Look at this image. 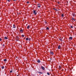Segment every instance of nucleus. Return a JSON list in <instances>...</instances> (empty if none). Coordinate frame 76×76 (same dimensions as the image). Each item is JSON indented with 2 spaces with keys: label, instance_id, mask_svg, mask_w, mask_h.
<instances>
[{
  "label": "nucleus",
  "instance_id": "1",
  "mask_svg": "<svg viewBox=\"0 0 76 76\" xmlns=\"http://www.w3.org/2000/svg\"><path fill=\"white\" fill-rule=\"evenodd\" d=\"M33 13L34 15H36L37 14V12H36V11L35 10H34L33 11Z\"/></svg>",
  "mask_w": 76,
  "mask_h": 76
},
{
  "label": "nucleus",
  "instance_id": "2",
  "mask_svg": "<svg viewBox=\"0 0 76 76\" xmlns=\"http://www.w3.org/2000/svg\"><path fill=\"white\" fill-rule=\"evenodd\" d=\"M41 67L42 69V70H45V68H44V67L43 66H41Z\"/></svg>",
  "mask_w": 76,
  "mask_h": 76
},
{
  "label": "nucleus",
  "instance_id": "3",
  "mask_svg": "<svg viewBox=\"0 0 76 76\" xmlns=\"http://www.w3.org/2000/svg\"><path fill=\"white\" fill-rule=\"evenodd\" d=\"M69 39H70V40H72V39H73V37H70L69 38Z\"/></svg>",
  "mask_w": 76,
  "mask_h": 76
},
{
  "label": "nucleus",
  "instance_id": "4",
  "mask_svg": "<svg viewBox=\"0 0 76 76\" xmlns=\"http://www.w3.org/2000/svg\"><path fill=\"white\" fill-rule=\"evenodd\" d=\"M37 63H40L41 62V61L40 60H39V59H38L37 61Z\"/></svg>",
  "mask_w": 76,
  "mask_h": 76
},
{
  "label": "nucleus",
  "instance_id": "5",
  "mask_svg": "<svg viewBox=\"0 0 76 76\" xmlns=\"http://www.w3.org/2000/svg\"><path fill=\"white\" fill-rule=\"evenodd\" d=\"M37 7H41V5H40L39 4H37Z\"/></svg>",
  "mask_w": 76,
  "mask_h": 76
},
{
  "label": "nucleus",
  "instance_id": "6",
  "mask_svg": "<svg viewBox=\"0 0 76 76\" xmlns=\"http://www.w3.org/2000/svg\"><path fill=\"white\" fill-rule=\"evenodd\" d=\"M50 54H52V55H53L54 54V53H53V52H50Z\"/></svg>",
  "mask_w": 76,
  "mask_h": 76
},
{
  "label": "nucleus",
  "instance_id": "7",
  "mask_svg": "<svg viewBox=\"0 0 76 76\" xmlns=\"http://www.w3.org/2000/svg\"><path fill=\"white\" fill-rule=\"evenodd\" d=\"M61 47V46H60V45H59V46L58 47V49H60V48Z\"/></svg>",
  "mask_w": 76,
  "mask_h": 76
},
{
  "label": "nucleus",
  "instance_id": "8",
  "mask_svg": "<svg viewBox=\"0 0 76 76\" xmlns=\"http://www.w3.org/2000/svg\"><path fill=\"white\" fill-rule=\"evenodd\" d=\"M30 28V26H28L27 27V29H29V28Z\"/></svg>",
  "mask_w": 76,
  "mask_h": 76
},
{
  "label": "nucleus",
  "instance_id": "9",
  "mask_svg": "<svg viewBox=\"0 0 76 76\" xmlns=\"http://www.w3.org/2000/svg\"><path fill=\"white\" fill-rule=\"evenodd\" d=\"M1 69H4V66H2Z\"/></svg>",
  "mask_w": 76,
  "mask_h": 76
},
{
  "label": "nucleus",
  "instance_id": "10",
  "mask_svg": "<svg viewBox=\"0 0 76 76\" xmlns=\"http://www.w3.org/2000/svg\"><path fill=\"white\" fill-rule=\"evenodd\" d=\"M13 28H16V27L15 26V25L13 24Z\"/></svg>",
  "mask_w": 76,
  "mask_h": 76
},
{
  "label": "nucleus",
  "instance_id": "11",
  "mask_svg": "<svg viewBox=\"0 0 76 76\" xmlns=\"http://www.w3.org/2000/svg\"><path fill=\"white\" fill-rule=\"evenodd\" d=\"M61 17H64V14H62L61 15Z\"/></svg>",
  "mask_w": 76,
  "mask_h": 76
},
{
  "label": "nucleus",
  "instance_id": "12",
  "mask_svg": "<svg viewBox=\"0 0 76 76\" xmlns=\"http://www.w3.org/2000/svg\"><path fill=\"white\" fill-rule=\"evenodd\" d=\"M4 39H8V38H7V37H5L4 38Z\"/></svg>",
  "mask_w": 76,
  "mask_h": 76
},
{
  "label": "nucleus",
  "instance_id": "13",
  "mask_svg": "<svg viewBox=\"0 0 76 76\" xmlns=\"http://www.w3.org/2000/svg\"><path fill=\"white\" fill-rule=\"evenodd\" d=\"M20 32H21L22 33H23V30L21 29V30H20Z\"/></svg>",
  "mask_w": 76,
  "mask_h": 76
},
{
  "label": "nucleus",
  "instance_id": "14",
  "mask_svg": "<svg viewBox=\"0 0 76 76\" xmlns=\"http://www.w3.org/2000/svg\"><path fill=\"white\" fill-rule=\"evenodd\" d=\"M26 41H28V38H26Z\"/></svg>",
  "mask_w": 76,
  "mask_h": 76
},
{
  "label": "nucleus",
  "instance_id": "15",
  "mask_svg": "<svg viewBox=\"0 0 76 76\" xmlns=\"http://www.w3.org/2000/svg\"><path fill=\"white\" fill-rule=\"evenodd\" d=\"M46 29L47 30H49V28L47 27L46 28Z\"/></svg>",
  "mask_w": 76,
  "mask_h": 76
},
{
  "label": "nucleus",
  "instance_id": "16",
  "mask_svg": "<svg viewBox=\"0 0 76 76\" xmlns=\"http://www.w3.org/2000/svg\"><path fill=\"white\" fill-rule=\"evenodd\" d=\"M47 74L48 75H50V74L49 72H47Z\"/></svg>",
  "mask_w": 76,
  "mask_h": 76
},
{
  "label": "nucleus",
  "instance_id": "17",
  "mask_svg": "<svg viewBox=\"0 0 76 76\" xmlns=\"http://www.w3.org/2000/svg\"><path fill=\"white\" fill-rule=\"evenodd\" d=\"M4 61H7V59H5L4 60Z\"/></svg>",
  "mask_w": 76,
  "mask_h": 76
},
{
  "label": "nucleus",
  "instance_id": "18",
  "mask_svg": "<svg viewBox=\"0 0 76 76\" xmlns=\"http://www.w3.org/2000/svg\"><path fill=\"white\" fill-rule=\"evenodd\" d=\"M72 15L73 16H75V14L73 13L72 14Z\"/></svg>",
  "mask_w": 76,
  "mask_h": 76
},
{
  "label": "nucleus",
  "instance_id": "19",
  "mask_svg": "<svg viewBox=\"0 0 76 76\" xmlns=\"http://www.w3.org/2000/svg\"><path fill=\"white\" fill-rule=\"evenodd\" d=\"M38 72L39 73H40L41 74H43V73L42 72Z\"/></svg>",
  "mask_w": 76,
  "mask_h": 76
},
{
  "label": "nucleus",
  "instance_id": "20",
  "mask_svg": "<svg viewBox=\"0 0 76 76\" xmlns=\"http://www.w3.org/2000/svg\"><path fill=\"white\" fill-rule=\"evenodd\" d=\"M54 10H56V11H58V10H57L56 9V8H53Z\"/></svg>",
  "mask_w": 76,
  "mask_h": 76
},
{
  "label": "nucleus",
  "instance_id": "21",
  "mask_svg": "<svg viewBox=\"0 0 76 76\" xmlns=\"http://www.w3.org/2000/svg\"><path fill=\"white\" fill-rule=\"evenodd\" d=\"M2 40V39H1V38H0V41H1Z\"/></svg>",
  "mask_w": 76,
  "mask_h": 76
},
{
  "label": "nucleus",
  "instance_id": "22",
  "mask_svg": "<svg viewBox=\"0 0 76 76\" xmlns=\"http://www.w3.org/2000/svg\"><path fill=\"white\" fill-rule=\"evenodd\" d=\"M22 37H25V36H24V35H23V34H22Z\"/></svg>",
  "mask_w": 76,
  "mask_h": 76
},
{
  "label": "nucleus",
  "instance_id": "23",
  "mask_svg": "<svg viewBox=\"0 0 76 76\" xmlns=\"http://www.w3.org/2000/svg\"><path fill=\"white\" fill-rule=\"evenodd\" d=\"M70 27L71 28H73V26H71Z\"/></svg>",
  "mask_w": 76,
  "mask_h": 76
},
{
  "label": "nucleus",
  "instance_id": "24",
  "mask_svg": "<svg viewBox=\"0 0 76 76\" xmlns=\"http://www.w3.org/2000/svg\"><path fill=\"white\" fill-rule=\"evenodd\" d=\"M61 66H59V69H61Z\"/></svg>",
  "mask_w": 76,
  "mask_h": 76
},
{
  "label": "nucleus",
  "instance_id": "25",
  "mask_svg": "<svg viewBox=\"0 0 76 76\" xmlns=\"http://www.w3.org/2000/svg\"><path fill=\"white\" fill-rule=\"evenodd\" d=\"M13 71L12 70L10 71V73H12Z\"/></svg>",
  "mask_w": 76,
  "mask_h": 76
},
{
  "label": "nucleus",
  "instance_id": "26",
  "mask_svg": "<svg viewBox=\"0 0 76 76\" xmlns=\"http://www.w3.org/2000/svg\"><path fill=\"white\" fill-rule=\"evenodd\" d=\"M72 20H74V18H72Z\"/></svg>",
  "mask_w": 76,
  "mask_h": 76
},
{
  "label": "nucleus",
  "instance_id": "27",
  "mask_svg": "<svg viewBox=\"0 0 76 76\" xmlns=\"http://www.w3.org/2000/svg\"><path fill=\"white\" fill-rule=\"evenodd\" d=\"M2 46H3V47H4V44H3V45H2Z\"/></svg>",
  "mask_w": 76,
  "mask_h": 76
},
{
  "label": "nucleus",
  "instance_id": "28",
  "mask_svg": "<svg viewBox=\"0 0 76 76\" xmlns=\"http://www.w3.org/2000/svg\"><path fill=\"white\" fill-rule=\"evenodd\" d=\"M7 1H9V2H10V0H7Z\"/></svg>",
  "mask_w": 76,
  "mask_h": 76
},
{
  "label": "nucleus",
  "instance_id": "29",
  "mask_svg": "<svg viewBox=\"0 0 76 76\" xmlns=\"http://www.w3.org/2000/svg\"><path fill=\"white\" fill-rule=\"evenodd\" d=\"M17 38L18 39H19V38L18 37H17Z\"/></svg>",
  "mask_w": 76,
  "mask_h": 76
},
{
  "label": "nucleus",
  "instance_id": "30",
  "mask_svg": "<svg viewBox=\"0 0 76 76\" xmlns=\"http://www.w3.org/2000/svg\"><path fill=\"white\" fill-rule=\"evenodd\" d=\"M59 40H60V41H62V39H59Z\"/></svg>",
  "mask_w": 76,
  "mask_h": 76
},
{
  "label": "nucleus",
  "instance_id": "31",
  "mask_svg": "<svg viewBox=\"0 0 76 76\" xmlns=\"http://www.w3.org/2000/svg\"><path fill=\"white\" fill-rule=\"evenodd\" d=\"M27 3L28 4V3H29V1H27Z\"/></svg>",
  "mask_w": 76,
  "mask_h": 76
},
{
  "label": "nucleus",
  "instance_id": "32",
  "mask_svg": "<svg viewBox=\"0 0 76 76\" xmlns=\"http://www.w3.org/2000/svg\"><path fill=\"white\" fill-rule=\"evenodd\" d=\"M45 23H46V24H47V22H46V21H45Z\"/></svg>",
  "mask_w": 76,
  "mask_h": 76
},
{
  "label": "nucleus",
  "instance_id": "33",
  "mask_svg": "<svg viewBox=\"0 0 76 76\" xmlns=\"http://www.w3.org/2000/svg\"><path fill=\"white\" fill-rule=\"evenodd\" d=\"M16 0H13V1H16Z\"/></svg>",
  "mask_w": 76,
  "mask_h": 76
},
{
  "label": "nucleus",
  "instance_id": "34",
  "mask_svg": "<svg viewBox=\"0 0 76 76\" xmlns=\"http://www.w3.org/2000/svg\"><path fill=\"white\" fill-rule=\"evenodd\" d=\"M30 38L28 39L29 41H30Z\"/></svg>",
  "mask_w": 76,
  "mask_h": 76
},
{
  "label": "nucleus",
  "instance_id": "35",
  "mask_svg": "<svg viewBox=\"0 0 76 76\" xmlns=\"http://www.w3.org/2000/svg\"><path fill=\"white\" fill-rule=\"evenodd\" d=\"M58 4H60V2H58Z\"/></svg>",
  "mask_w": 76,
  "mask_h": 76
},
{
  "label": "nucleus",
  "instance_id": "36",
  "mask_svg": "<svg viewBox=\"0 0 76 76\" xmlns=\"http://www.w3.org/2000/svg\"><path fill=\"white\" fill-rule=\"evenodd\" d=\"M74 21H75V20H75V19H74Z\"/></svg>",
  "mask_w": 76,
  "mask_h": 76
},
{
  "label": "nucleus",
  "instance_id": "37",
  "mask_svg": "<svg viewBox=\"0 0 76 76\" xmlns=\"http://www.w3.org/2000/svg\"><path fill=\"white\" fill-rule=\"evenodd\" d=\"M50 60H52V59L51 58H50Z\"/></svg>",
  "mask_w": 76,
  "mask_h": 76
},
{
  "label": "nucleus",
  "instance_id": "38",
  "mask_svg": "<svg viewBox=\"0 0 76 76\" xmlns=\"http://www.w3.org/2000/svg\"><path fill=\"white\" fill-rule=\"evenodd\" d=\"M17 76H19V75H17Z\"/></svg>",
  "mask_w": 76,
  "mask_h": 76
},
{
  "label": "nucleus",
  "instance_id": "39",
  "mask_svg": "<svg viewBox=\"0 0 76 76\" xmlns=\"http://www.w3.org/2000/svg\"><path fill=\"white\" fill-rule=\"evenodd\" d=\"M40 33H41V31H40Z\"/></svg>",
  "mask_w": 76,
  "mask_h": 76
},
{
  "label": "nucleus",
  "instance_id": "40",
  "mask_svg": "<svg viewBox=\"0 0 76 76\" xmlns=\"http://www.w3.org/2000/svg\"><path fill=\"white\" fill-rule=\"evenodd\" d=\"M67 3H68V2H67Z\"/></svg>",
  "mask_w": 76,
  "mask_h": 76
},
{
  "label": "nucleus",
  "instance_id": "41",
  "mask_svg": "<svg viewBox=\"0 0 76 76\" xmlns=\"http://www.w3.org/2000/svg\"><path fill=\"white\" fill-rule=\"evenodd\" d=\"M17 58H18V57H17Z\"/></svg>",
  "mask_w": 76,
  "mask_h": 76
}]
</instances>
